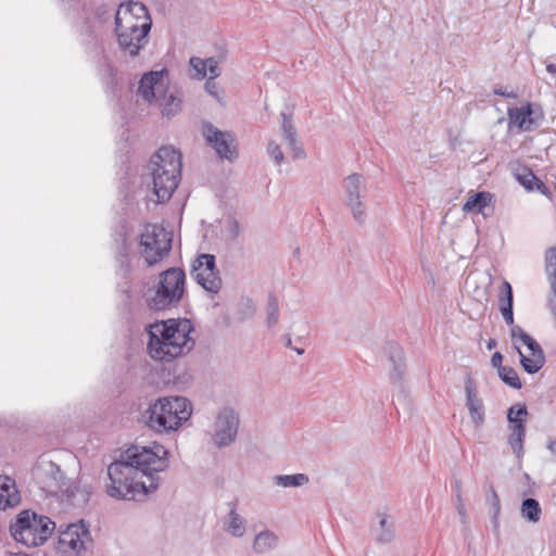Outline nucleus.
I'll use <instances>...</instances> for the list:
<instances>
[{"instance_id": "obj_1", "label": "nucleus", "mask_w": 556, "mask_h": 556, "mask_svg": "<svg viewBox=\"0 0 556 556\" xmlns=\"http://www.w3.org/2000/svg\"><path fill=\"white\" fill-rule=\"evenodd\" d=\"M167 455L168 451L159 443L131 445L109 465L106 494L116 500L137 501L154 493L161 483L159 472L168 467Z\"/></svg>"}, {"instance_id": "obj_2", "label": "nucleus", "mask_w": 556, "mask_h": 556, "mask_svg": "<svg viewBox=\"0 0 556 556\" xmlns=\"http://www.w3.org/2000/svg\"><path fill=\"white\" fill-rule=\"evenodd\" d=\"M193 330L192 323L187 318H170L149 325L147 327L149 355L162 363H170L187 355L195 344L190 337Z\"/></svg>"}, {"instance_id": "obj_3", "label": "nucleus", "mask_w": 556, "mask_h": 556, "mask_svg": "<svg viewBox=\"0 0 556 556\" xmlns=\"http://www.w3.org/2000/svg\"><path fill=\"white\" fill-rule=\"evenodd\" d=\"M182 155L172 147L160 148L150 160V176L157 203L167 202L181 179Z\"/></svg>"}, {"instance_id": "obj_4", "label": "nucleus", "mask_w": 556, "mask_h": 556, "mask_svg": "<svg viewBox=\"0 0 556 556\" xmlns=\"http://www.w3.org/2000/svg\"><path fill=\"white\" fill-rule=\"evenodd\" d=\"M55 529L48 516L40 515L31 509L18 513L10 525V533L15 542L27 547L43 545Z\"/></svg>"}, {"instance_id": "obj_5", "label": "nucleus", "mask_w": 556, "mask_h": 556, "mask_svg": "<svg viewBox=\"0 0 556 556\" xmlns=\"http://www.w3.org/2000/svg\"><path fill=\"white\" fill-rule=\"evenodd\" d=\"M186 274L184 269L170 267L160 275L154 296L147 300L154 311L165 309L180 302L185 293Z\"/></svg>"}, {"instance_id": "obj_6", "label": "nucleus", "mask_w": 556, "mask_h": 556, "mask_svg": "<svg viewBox=\"0 0 556 556\" xmlns=\"http://www.w3.org/2000/svg\"><path fill=\"white\" fill-rule=\"evenodd\" d=\"M130 16H124L122 26H115V35L121 51L130 58L139 55L140 51L149 42V34L152 28V20L146 18L140 24H134Z\"/></svg>"}, {"instance_id": "obj_7", "label": "nucleus", "mask_w": 556, "mask_h": 556, "mask_svg": "<svg viewBox=\"0 0 556 556\" xmlns=\"http://www.w3.org/2000/svg\"><path fill=\"white\" fill-rule=\"evenodd\" d=\"M140 243L143 247L144 260L149 266H153L170 252L173 232L166 230L163 225H150L141 235Z\"/></svg>"}, {"instance_id": "obj_8", "label": "nucleus", "mask_w": 556, "mask_h": 556, "mask_svg": "<svg viewBox=\"0 0 556 556\" xmlns=\"http://www.w3.org/2000/svg\"><path fill=\"white\" fill-rule=\"evenodd\" d=\"M344 204L351 210L354 219L363 224L366 217L364 199L367 194L366 179L362 174L353 173L343 179Z\"/></svg>"}, {"instance_id": "obj_9", "label": "nucleus", "mask_w": 556, "mask_h": 556, "mask_svg": "<svg viewBox=\"0 0 556 556\" xmlns=\"http://www.w3.org/2000/svg\"><path fill=\"white\" fill-rule=\"evenodd\" d=\"M191 276L207 292L218 293L222 288L220 273L213 254H200L192 263Z\"/></svg>"}, {"instance_id": "obj_10", "label": "nucleus", "mask_w": 556, "mask_h": 556, "mask_svg": "<svg viewBox=\"0 0 556 556\" xmlns=\"http://www.w3.org/2000/svg\"><path fill=\"white\" fill-rule=\"evenodd\" d=\"M239 415L229 406L222 408L214 421L213 443L218 448L229 446L235 442L239 429Z\"/></svg>"}, {"instance_id": "obj_11", "label": "nucleus", "mask_w": 556, "mask_h": 556, "mask_svg": "<svg viewBox=\"0 0 556 556\" xmlns=\"http://www.w3.org/2000/svg\"><path fill=\"white\" fill-rule=\"evenodd\" d=\"M203 136L206 144L214 149L222 160L232 162L238 157L236 136L228 130H220L211 123L203 124Z\"/></svg>"}, {"instance_id": "obj_12", "label": "nucleus", "mask_w": 556, "mask_h": 556, "mask_svg": "<svg viewBox=\"0 0 556 556\" xmlns=\"http://www.w3.org/2000/svg\"><path fill=\"white\" fill-rule=\"evenodd\" d=\"M34 476L40 489L50 495L62 494L67 482L60 466L52 460H41L37 464Z\"/></svg>"}, {"instance_id": "obj_13", "label": "nucleus", "mask_w": 556, "mask_h": 556, "mask_svg": "<svg viewBox=\"0 0 556 556\" xmlns=\"http://www.w3.org/2000/svg\"><path fill=\"white\" fill-rule=\"evenodd\" d=\"M155 403L172 431H176L191 416V403L184 396L160 397Z\"/></svg>"}, {"instance_id": "obj_14", "label": "nucleus", "mask_w": 556, "mask_h": 556, "mask_svg": "<svg viewBox=\"0 0 556 556\" xmlns=\"http://www.w3.org/2000/svg\"><path fill=\"white\" fill-rule=\"evenodd\" d=\"M508 129L516 126L519 131H531L539 126L544 113L539 104L526 102L521 108H508Z\"/></svg>"}, {"instance_id": "obj_15", "label": "nucleus", "mask_w": 556, "mask_h": 556, "mask_svg": "<svg viewBox=\"0 0 556 556\" xmlns=\"http://www.w3.org/2000/svg\"><path fill=\"white\" fill-rule=\"evenodd\" d=\"M92 543L88 525L80 520L78 523H71L59 536L60 545H67L71 549L80 553L87 551Z\"/></svg>"}, {"instance_id": "obj_16", "label": "nucleus", "mask_w": 556, "mask_h": 556, "mask_svg": "<svg viewBox=\"0 0 556 556\" xmlns=\"http://www.w3.org/2000/svg\"><path fill=\"white\" fill-rule=\"evenodd\" d=\"M466 406L469 410L471 421L479 428L484 422V406L482 400L478 396V389L471 374H467L465 379Z\"/></svg>"}, {"instance_id": "obj_17", "label": "nucleus", "mask_w": 556, "mask_h": 556, "mask_svg": "<svg viewBox=\"0 0 556 556\" xmlns=\"http://www.w3.org/2000/svg\"><path fill=\"white\" fill-rule=\"evenodd\" d=\"M126 15H129L131 17L130 21L134 24H140V21H146V18H148V21L152 20L146 4L139 1L129 0L126 2H122L118 5V9L114 16L115 26L123 27L122 23H124V16Z\"/></svg>"}, {"instance_id": "obj_18", "label": "nucleus", "mask_w": 556, "mask_h": 556, "mask_svg": "<svg viewBox=\"0 0 556 556\" xmlns=\"http://www.w3.org/2000/svg\"><path fill=\"white\" fill-rule=\"evenodd\" d=\"M516 180L529 192L536 191L547 199L552 200V190L527 166L517 168L515 172Z\"/></svg>"}, {"instance_id": "obj_19", "label": "nucleus", "mask_w": 556, "mask_h": 556, "mask_svg": "<svg viewBox=\"0 0 556 556\" xmlns=\"http://www.w3.org/2000/svg\"><path fill=\"white\" fill-rule=\"evenodd\" d=\"M101 26L91 22V20L83 18L80 27V36L83 45L90 51L104 52L102 35L100 31Z\"/></svg>"}, {"instance_id": "obj_20", "label": "nucleus", "mask_w": 556, "mask_h": 556, "mask_svg": "<svg viewBox=\"0 0 556 556\" xmlns=\"http://www.w3.org/2000/svg\"><path fill=\"white\" fill-rule=\"evenodd\" d=\"M112 8L102 0H92L84 2L81 7L83 18L91 20V22L102 26L111 18Z\"/></svg>"}, {"instance_id": "obj_21", "label": "nucleus", "mask_w": 556, "mask_h": 556, "mask_svg": "<svg viewBox=\"0 0 556 556\" xmlns=\"http://www.w3.org/2000/svg\"><path fill=\"white\" fill-rule=\"evenodd\" d=\"M165 74H167L166 68L144 73L139 80L138 93L148 102L154 101L156 99L155 88L161 84Z\"/></svg>"}, {"instance_id": "obj_22", "label": "nucleus", "mask_w": 556, "mask_h": 556, "mask_svg": "<svg viewBox=\"0 0 556 556\" xmlns=\"http://www.w3.org/2000/svg\"><path fill=\"white\" fill-rule=\"evenodd\" d=\"M227 506L229 507V513L224 520L223 529L235 538H241L247 530V520L237 513L238 501L228 502Z\"/></svg>"}, {"instance_id": "obj_23", "label": "nucleus", "mask_w": 556, "mask_h": 556, "mask_svg": "<svg viewBox=\"0 0 556 556\" xmlns=\"http://www.w3.org/2000/svg\"><path fill=\"white\" fill-rule=\"evenodd\" d=\"M387 353L389 356V361L392 364V369L390 371V380L393 383L401 382L403 380L406 369L403 350L396 343L390 342L387 345Z\"/></svg>"}, {"instance_id": "obj_24", "label": "nucleus", "mask_w": 556, "mask_h": 556, "mask_svg": "<svg viewBox=\"0 0 556 556\" xmlns=\"http://www.w3.org/2000/svg\"><path fill=\"white\" fill-rule=\"evenodd\" d=\"M141 419L151 430L155 432H172V429L167 428L168 422L165 415L159 410L155 402L150 404L149 407L141 414Z\"/></svg>"}, {"instance_id": "obj_25", "label": "nucleus", "mask_w": 556, "mask_h": 556, "mask_svg": "<svg viewBox=\"0 0 556 556\" xmlns=\"http://www.w3.org/2000/svg\"><path fill=\"white\" fill-rule=\"evenodd\" d=\"M99 73L105 87V91L114 97L117 96L119 91L117 73L106 55L102 56V61L99 65Z\"/></svg>"}, {"instance_id": "obj_26", "label": "nucleus", "mask_w": 556, "mask_h": 556, "mask_svg": "<svg viewBox=\"0 0 556 556\" xmlns=\"http://www.w3.org/2000/svg\"><path fill=\"white\" fill-rule=\"evenodd\" d=\"M21 501L15 481L10 477H0V509L16 506Z\"/></svg>"}, {"instance_id": "obj_27", "label": "nucleus", "mask_w": 556, "mask_h": 556, "mask_svg": "<svg viewBox=\"0 0 556 556\" xmlns=\"http://www.w3.org/2000/svg\"><path fill=\"white\" fill-rule=\"evenodd\" d=\"M378 525H371L370 534L379 544H388L394 538V525L386 514L377 515Z\"/></svg>"}, {"instance_id": "obj_28", "label": "nucleus", "mask_w": 556, "mask_h": 556, "mask_svg": "<svg viewBox=\"0 0 556 556\" xmlns=\"http://www.w3.org/2000/svg\"><path fill=\"white\" fill-rule=\"evenodd\" d=\"M510 339L514 346L517 345V341L520 340L522 344L527 346L531 356L545 357V353L541 345L521 327H514L510 329Z\"/></svg>"}, {"instance_id": "obj_29", "label": "nucleus", "mask_w": 556, "mask_h": 556, "mask_svg": "<svg viewBox=\"0 0 556 556\" xmlns=\"http://www.w3.org/2000/svg\"><path fill=\"white\" fill-rule=\"evenodd\" d=\"M92 490L90 485L78 486L75 484H66L63 495L66 496L67 501L73 502L77 505L87 504L90 500Z\"/></svg>"}, {"instance_id": "obj_30", "label": "nucleus", "mask_w": 556, "mask_h": 556, "mask_svg": "<svg viewBox=\"0 0 556 556\" xmlns=\"http://www.w3.org/2000/svg\"><path fill=\"white\" fill-rule=\"evenodd\" d=\"M278 545V536L270 530L261 531L253 542V551L256 554H265Z\"/></svg>"}, {"instance_id": "obj_31", "label": "nucleus", "mask_w": 556, "mask_h": 556, "mask_svg": "<svg viewBox=\"0 0 556 556\" xmlns=\"http://www.w3.org/2000/svg\"><path fill=\"white\" fill-rule=\"evenodd\" d=\"M492 200V194L488 191H479L470 195L465 204L463 211L466 213H482Z\"/></svg>"}, {"instance_id": "obj_32", "label": "nucleus", "mask_w": 556, "mask_h": 556, "mask_svg": "<svg viewBox=\"0 0 556 556\" xmlns=\"http://www.w3.org/2000/svg\"><path fill=\"white\" fill-rule=\"evenodd\" d=\"M520 515L528 522H539L542 515V508L539 501L533 497L523 498L520 506Z\"/></svg>"}, {"instance_id": "obj_33", "label": "nucleus", "mask_w": 556, "mask_h": 556, "mask_svg": "<svg viewBox=\"0 0 556 556\" xmlns=\"http://www.w3.org/2000/svg\"><path fill=\"white\" fill-rule=\"evenodd\" d=\"M508 444L510 445L513 453L520 458L523 454V441L527 432L526 426H508Z\"/></svg>"}, {"instance_id": "obj_34", "label": "nucleus", "mask_w": 556, "mask_h": 556, "mask_svg": "<svg viewBox=\"0 0 556 556\" xmlns=\"http://www.w3.org/2000/svg\"><path fill=\"white\" fill-rule=\"evenodd\" d=\"M515 350L519 354L522 369L529 375L539 372L546 363V357L525 355L519 345H515Z\"/></svg>"}, {"instance_id": "obj_35", "label": "nucleus", "mask_w": 556, "mask_h": 556, "mask_svg": "<svg viewBox=\"0 0 556 556\" xmlns=\"http://www.w3.org/2000/svg\"><path fill=\"white\" fill-rule=\"evenodd\" d=\"M528 408L525 403H517L507 409V421L509 426H526Z\"/></svg>"}, {"instance_id": "obj_36", "label": "nucleus", "mask_w": 556, "mask_h": 556, "mask_svg": "<svg viewBox=\"0 0 556 556\" xmlns=\"http://www.w3.org/2000/svg\"><path fill=\"white\" fill-rule=\"evenodd\" d=\"M274 481L277 485L283 488H294L302 486L308 483L309 478L305 473H294V475H278L274 478Z\"/></svg>"}, {"instance_id": "obj_37", "label": "nucleus", "mask_w": 556, "mask_h": 556, "mask_svg": "<svg viewBox=\"0 0 556 556\" xmlns=\"http://www.w3.org/2000/svg\"><path fill=\"white\" fill-rule=\"evenodd\" d=\"M500 379L508 387L520 390L522 388L521 380L515 368L510 366L500 367L497 371Z\"/></svg>"}, {"instance_id": "obj_38", "label": "nucleus", "mask_w": 556, "mask_h": 556, "mask_svg": "<svg viewBox=\"0 0 556 556\" xmlns=\"http://www.w3.org/2000/svg\"><path fill=\"white\" fill-rule=\"evenodd\" d=\"M160 104L162 106V114L167 117L174 116L181 110V99L174 93L164 94L163 101Z\"/></svg>"}, {"instance_id": "obj_39", "label": "nucleus", "mask_w": 556, "mask_h": 556, "mask_svg": "<svg viewBox=\"0 0 556 556\" xmlns=\"http://www.w3.org/2000/svg\"><path fill=\"white\" fill-rule=\"evenodd\" d=\"M279 320V302L274 293H269L266 305V324L268 327H274Z\"/></svg>"}, {"instance_id": "obj_40", "label": "nucleus", "mask_w": 556, "mask_h": 556, "mask_svg": "<svg viewBox=\"0 0 556 556\" xmlns=\"http://www.w3.org/2000/svg\"><path fill=\"white\" fill-rule=\"evenodd\" d=\"M545 271L549 285L556 283V247L548 248L545 251Z\"/></svg>"}, {"instance_id": "obj_41", "label": "nucleus", "mask_w": 556, "mask_h": 556, "mask_svg": "<svg viewBox=\"0 0 556 556\" xmlns=\"http://www.w3.org/2000/svg\"><path fill=\"white\" fill-rule=\"evenodd\" d=\"M280 117H281V127L280 128H281V134H282V138L285 139V141H287L290 138L296 137L298 131L293 124L292 113L281 112Z\"/></svg>"}, {"instance_id": "obj_42", "label": "nucleus", "mask_w": 556, "mask_h": 556, "mask_svg": "<svg viewBox=\"0 0 556 556\" xmlns=\"http://www.w3.org/2000/svg\"><path fill=\"white\" fill-rule=\"evenodd\" d=\"M498 307H514L513 287L508 281H504L500 288Z\"/></svg>"}, {"instance_id": "obj_43", "label": "nucleus", "mask_w": 556, "mask_h": 556, "mask_svg": "<svg viewBox=\"0 0 556 556\" xmlns=\"http://www.w3.org/2000/svg\"><path fill=\"white\" fill-rule=\"evenodd\" d=\"M490 494L488 495V502L492 508V522L496 528L498 526V515L501 511V501L500 497L493 486H490Z\"/></svg>"}, {"instance_id": "obj_44", "label": "nucleus", "mask_w": 556, "mask_h": 556, "mask_svg": "<svg viewBox=\"0 0 556 556\" xmlns=\"http://www.w3.org/2000/svg\"><path fill=\"white\" fill-rule=\"evenodd\" d=\"M267 153L276 165H281L285 161V154L280 146L275 140H269L267 144Z\"/></svg>"}, {"instance_id": "obj_45", "label": "nucleus", "mask_w": 556, "mask_h": 556, "mask_svg": "<svg viewBox=\"0 0 556 556\" xmlns=\"http://www.w3.org/2000/svg\"><path fill=\"white\" fill-rule=\"evenodd\" d=\"M286 142H287L288 147L290 148V150L292 152V157L294 160L306 157V152L303 148L302 142L298 140V136L288 139Z\"/></svg>"}, {"instance_id": "obj_46", "label": "nucleus", "mask_w": 556, "mask_h": 556, "mask_svg": "<svg viewBox=\"0 0 556 556\" xmlns=\"http://www.w3.org/2000/svg\"><path fill=\"white\" fill-rule=\"evenodd\" d=\"M190 65L195 70L199 79L206 77V62L205 60L192 56L190 58Z\"/></svg>"}, {"instance_id": "obj_47", "label": "nucleus", "mask_w": 556, "mask_h": 556, "mask_svg": "<svg viewBox=\"0 0 556 556\" xmlns=\"http://www.w3.org/2000/svg\"><path fill=\"white\" fill-rule=\"evenodd\" d=\"M226 225H227V230L229 232L230 238L232 240H236L241 232V227H240L238 219L232 216H229L226 219Z\"/></svg>"}, {"instance_id": "obj_48", "label": "nucleus", "mask_w": 556, "mask_h": 556, "mask_svg": "<svg viewBox=\"0 0 556 556\" xmlns=\"http://www.w3.org/2000/svg\"><path fill=\"white\" fill-rule=\"evenodd\" d=\"M206 62V73L211 74L210 79L217 78L220 75V71L218 68V62L215 58L205 59Z\"/></svg>"}, {"instance_id": "obj_49", "label": "nucleus", "mask_w": 556, "mask_h": 556, "mask_svg": "<svg viewBox=\"0 0 556 556\" xmlns=\"http://www.w3.org/2000/svg\"><path fill=\"white\" fill-rule=\"evenodd\" d=\"M504 321L510 326V329L514 327H519L518 325H515L514 320V307H501L500 309Z\"/></svg>"}, {"instance_id": "obj_50", "label": "nucleus", "mask_w": 556, "mask_h": 556, "mask_svg": "<svg viewBox=\"0 0 556 556\" xmlns=\"http://www.w3.org/2000/svg\"><path fill=\"white\" fill-rule=\"evenodd\" d=\"M172 375L176 382H188L191 378V375L188 372L179 371L177 365L173 368Z\"/></svg>"}, {"instance_id": "obj_51", "label": "nucleus", "mask_w": 556, "mask_h": 556, "mask_svg": "<svg viewBox=\"0 0 556 556\" xmlns=\"http://www.w3.org/2000/svg\"><path fill=\"white\" fill-rule=\"evenodd\" d=\"M551 286V292L552 296L548 298V307L556 318V283H552Z\"/></svg>"}, {"instance_id": "obj_52", "label": "nucleus", "mask_w": 556, "mask_h": 556, "mask_svg": "<svg viewBox=\"0 0 556 556\" xmlns=\"http://www.w3.org/2000/svg\"><path fill=\"white\" fill-rule=\"evenodd\" d=\"M494 94L496 96H501L503 98H507V99H515L517 98V93L514 92V91H506L503 89L502 86L497 85L494 87V90H493Z\"/></svg>"}, {"instance_id": "obj_53", "label": "nucleus", "mask_w": 556, "mask_h": 556, "mask_svg": "<svg viewBox=\"0 0 556 556\" xmlns=\"http://www.w3.org/2000/svg\"><path fill=\"white\" fill-rule=\"evenodd\" d=\"M503 355L501 352H495L492 357H491V365L497 369V371L500 370V367H504L503 365Z\"/></svg>"}, {"instance_id": "obj_54", "label": "nucleus", "mask_w": 556, "mask_h": 556, "mask_svg": "<svg viewBox=\"0 0 556 556\" xmlns=\"http://www.w3.org/2000/svg\"><path fill=\"white\" fill-rule=\"evenodd\" d=\"M453 488H454L456 501L460 502V498H463V496H462V481L455 479L454 483H453Z\"/></svg>"}, {"instance_id": "obj_55", "label": "nucleus", "mask_w": 556, "mask_h": 556, "mask_svg": "<svg viewBox=\"0 0 556 556\" xmlns=\"http://www.w3.org/2000/svg\"><path fill=\"white\" fill-rule=\"evenodd\" d=\"M456 509H457L458 514L462 516V520L464 522L465 518H466V511H465V505L463 503V498H460V502H457Z\"/></svg>"}, {"instance_id": "obj_56", "label": "nucleus", "mask_w": 556, "mask_h": 556, "mask_svg": "<svg viewBox=\"0 0 556 556\" xmlns=\"http://www.w3.org/2000/svg\"><path fill=\"white\" fill-rule=\"evenodd\" d=\"M5 555L7 556H31L30 554H27L25 552H11V551H7Z\"/></svg>"}, {"instance_id": "obj_57", "label": "nucleus", "mask_w": 556, "mask_h": 556, "mask_svg": "<svg viewBox=\"0 0 556 556\" xmlns=\"http://www.w3.org/2000/svg\"><path fill=\"white\" fill-rule=\"evenodd\" d=\"M496 345H497L496 340H494V339H490V340L488 341V343H486V349L491 351V350H493Z\"/></svg>"}, {"instance_id": "obj_58", "label": "nucleus", "mask_w": 556, "mask_h": 556, "mask_svg": "<svg viewBox=\"0 0 556 556\" xmlns=\"http://www.w3.org/2000/svg\"><path fill=\"white\" fill-rule=\"evenodd\" d=\"M555 446H556V441L555 440H551L547 444V448L553 453L555 454L556 453V450H555Z\"/></svg>"}, {"instance_id": "obj_59", "label": "nucleus", "mask_w": 556, "mask_h": 556, "mask_svg": "<svg viewBox=\"0 0 556 556\" xmlns=\"http://www.w3.org/2000/svg\"><path fill=\"white\" fill-rule=\"evenodd\" d=\"M299 355H302L304 353V349L302 348H292Z\"/></svg>"}, {"instance_id": "obj_60", "label": "nucleus", "mask_w": 556, "mask_h": 556, "mask_svg": "<svg viewBox=\"0 0 556 556\" xmlns=\"http://www.w3.org/2000/svg\"><path fill=\"white\" fill-rule=\"evenodd\" d=\"M210 80H211V79H208V80L206 81L205 86H206V89L208 90V92H210L211 94H213V91H212V90H213V87H210Z\"/></svg>"}, {"instance_id": "obj_61", "label": "nucleus", "mask_w": 556, "mask_h": 556, "mask_svg": "<svg viewBox=\"0 0 556 556\" xmlns=\"http://www.w3.org/2000/svg\"><path fill=\"white\" fill-rule=\"evenodd\" d=\"M286 346L287 348H292V341H291L290 337H288L287 340H286Z\"/></svg>"}, {"instance_id": "obj_62", "label": "nucleus", "mask_w": 556, "mask_h": 556, "mask_svg": "<svg viewBox=\"0 0 556 556\" xmlns=\"http://www.w3.org/2000/svg\"><path fill=\"white\" fill-rule=\"evenodd\" d=\"M248 303L250 304V307H251L252 314H253L254 311H255V307H254V304H253L252 300H248Z\"/></svg>"}, {"instance_id": "obj_63", "label": "nucleus", "mask_w": 556, "mask_h": 556, "mask_svg": "<svg viewBox=\"0 0 556 556\" xmlns=\"http://www.w3.org/2000/svg\"><path fill=\"white\" fill-rule=\"evenodd\" d=\"M525 478H526V480H528V481H530V480H531V478H530V476H529L528 473H525Z\"/></svg>"}, {"instance_id": "obj_64", "label": "nucleus", "mask_w": 556, "mask_h": 556, "mask_svg": "<svg viewBox=\"0 0 556 556\" xmlns=\"http://www.w3.org/2000/svg\"><path fill=\"white\" fill-rule=\"evenodd\" d=\"M124 251H126L127 247H126V243L123 244V248H122Z\"/></svg>"}]
</instances>
